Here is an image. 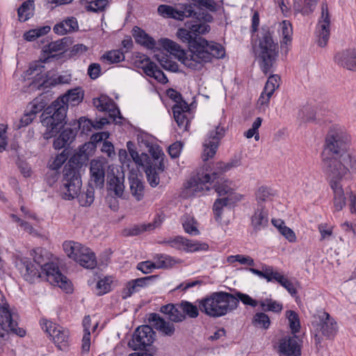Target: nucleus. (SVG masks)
I'll return each instance as SVG.
<instances>
[{"label": "nucleus", "mask_w": 356, "mask_h": 356, "mask_svg": "<svg viewBox=\"0 0 356 356\" xmlns=\"http://www.w3.org/2000/svg\"><path fill=\"white\" fill-rule=\"evenodd\" d=\"M181 306L182 307V312L184 314L185 316H188L190 318H197L199 315V307L193 305V303L186 301L182 300L181 302Z\"/></svg>", "instance_id": "52"}, {"label": "nucleus", "mask_w": 356, "mask_h": 356, "mask_svg": "<svg viewBox=\"0 0 356 356\" xmlns=\"http://www.w3.org/2000/svg\"><path fill=\"white\" fill-rule=\"evenodd\" d=\"M141 71L138 72L145 74L147 76L153 78L161 83H166L168 79L161 68H140Z\"/></svg>", "instance_id": "42"}, {"label": "nucleus", "mask_w": 356, "mask_h": 356, "mask_svg": "<svg viewBox=\"0 0 356 356\" xmlns=\"http://www.w3.org/2000/svg\"><path fill=\"white\" fill-rule=\"evenodd\" d=\"M322 170L333 191V204L336 211H340L346 204L351 213L356 212V195L351 191L345 195L341 181L351 174H356V153L332 156L322 154Z\"/></svg>", "instance_id": "1"}, {"label": "nucleus", "mask_w": 356, "mask_h": 356, "mask_svg": "<svg viewBox=\"0 0 356 356\" xmlns=\"http://www.w3.org/2000/svg\"><path fill=\"white\" fill-rule=\"evenodd\" d=\"M286 317L289 322V326L293 333H297L300 328V319L298 314L292 310L286 312Z\"/></svg>", "instance_id": "55"}, {"label": "nucleus", "mask_w": 356, "mask_h": 356, "mask_svg": "<svg viewBox=\"0 0 356 356\" xmlns=\"http://www.w3.org/2000/svg\"><path fill=\"white\" fill-rule=\"evenodd\" d=\"M268 211L264 204H257L251 217V225L255 232H259L268 225Z\"/></svg>", "instance_id": "24"}, {"label": "nucleus", "mask_w": 356, "mask_h": 356, "mask_svg": "<svg viewBox=\"0 0 356 356\" xmlns=\"http://www.w3.org/2000/svg\"><path fill=\"white\" fill-rule=\"evenodd\" d=\"M186 25L193 32V35L200 37V35L205 34L210 31V26L205 22L195 21L193 23L187 22Z\"/></svg>", "instance_id": "46"}, {"label": "nucleus", "mask_w": 356, "mask_h": 356, "mask_svg": "<svg viewBox=\"0 0 356 356\" xmlns=\"http://www.w3.org/2000/svg\"><path fill=\"white\" fill-rule=\"evenodd\" d=\"M63 247L67 255L81 266L88 269L96 267V257L90 248L74 241H65Z\"/></svg>", "instance_id": "13"}, {"label": "nucleus", "mask_w": 356, "mask_h": 356, "mask_svg": "<svg viewBox=\"0 0 356 356\" xmlns=\"http://www.w3.org/2000/svg\"><path fill=\"white\" fill-rule=\"evenodd\" d=\"M0 300V352H2L9 339V332L22 337L26 331L18 327L17 314L13 312L2 294Z\"/></svg>", "instance_id": "9"}, {"label": "nucleus", "mask_w": 356, "mask_h": 356, "mask_svg": "<svg viewBox=\"0 0 356 356\" xmlns=\"http://www.w3.org/2000/svg\"><path fill=\"white\" fill-rule=\"evenodd\" d=\"M259 57L264 67H272L278 56V44L273 38V31L268 26H263L258 33Z\"/></svg>", "instance_id": "12"}, {"label": "nucleus", "mask_w": 356, "mask_h": 356, "mask_svg": "<svg viewBox=\"0 0 356 356\" xmlns=\"http://www.w3.org/2000/svg\"><path fill=\"white\" fill-rule=\"evenodd\" d=\"M34 1L28 0L24 1L17 10L19 21L25 22L33 15Z\"/></svg>", "instance_id": "39"}, {"label": "nucleus", "mask_w": 356, "mask_h": 356, "mask_svg": "<svg viewBox=\"0 0 356 356\" xmlns=\"http://www.w3.org/2000/svg\"><path fill=\"white\" fill-rule=\"evenodd\" d=\"M177 35L183 42L188 43L191 55L195 54L196 50L198 49L201 42L206 44V40L204 38L193 35L192 31L189 29L188 30L186 29H179Z\"/></svg>", "instance_id": "26"}, {"label": "nucleus", "mask_w": 356, "mask_h": 356, "mask_svg": "<svg viewBox=\"0 0 356 356\" xmlns=\"http://www.w3.org/2000/svg\"><path fill=\"white\" fill-rule=\"evenodd\" d=\"M239 165H241L239 159H233L228 163L218 162L214 170L211 174L205 173L201 176L198 175L196 179H191L188 182V188L195 193H205L210 190V185L213 184V187L219 196L227 195V197H230L233 190L226 182L220 184V180H222L221 176L224 172Z\"/></svg>", "instance_id": "5"}, {"label": "nucleus", "mask_w": 356, "mask_h": 356, "mask_svg": "<svg viewBox=\"0 0 356 356\" xmlns=\"http://www.w3.org/2000/svg\"><path fill=\"white\" fill-rule=\"evenodd\" d=\"M113 281V279L111 276H107L99 280L96 285L97 295L102 296L111 291Z\"/></svg>", "instance_id": "51"}, {"label": "nucleus", "mask_w": 356, "mask_h": 356, "mask_svg": "<svg viewBox=\"0 0 356 356\" xmlns=\"http://www.w3.org/2000/svg\"><path fill=\"white\" fill-rule=\"evenodd\" d=\"M79 29V24L76 17H69L56 24L53 30L58 35H65L68 33L76 31Z\"/></svg>", "instance_id": "31"}, {"label": "nucleus", "mask_w": 356, "mask_h": 356, "mask_svg": "<svg viewBox=\"0 0 356 356\" xmlns=\"http://www.w3.org/2000/svg\"><path fill=\"white\" fill-rule=\"evenodd\" d=\"M281 78L277 74L270 75L264 87V91L261 92L259 102L261 105L268 104L270 97L273 95L275 90L280 87Z\"/></svg>", "instance_id": "28"}, {"label": "nucleus", "mask_w": 356, "mask_h": 356, "mask_svg": "<svg viewBox=\"0 0 356 356\" xmlns=\"http://www.w3.org/2000/svg\"><path fill=\"white\" fill-rule=\"evenodd\" d=\"M262 269L264 270V274L266 275V277H263V278L266 280L268 282L273 281L278 282V280H280L282 276L280 273L274 271L273 268L270 266L263 265Z\"/></svg>", "instance_id": "60"}, {"label": "nucleus", "mask_w": 356, "mask_h": 356, "mask_svg": "<svg viewBox=\"0 0 356 356\" xmlns=\"http://www.w3.org/2000/svg\"><path fill=\"white\" fill-rule=\"evenodd\" d=\"M271 195L270 190L268 187L261 186L259 188L256 193V198L257 204L260 203L263 204V202L267 201Z\"/></svg>", "instance_id": "64"}, {"label": "nucleus", "mask_w": 356, "mask_h": 356, "mask_svg": "<svg viewBox=\"0 0 356 356\" xmlns=\"http://www.w3.org/2000/svg\"><path fill=\"white\" fill-rule=\"evenodd\" d=\"M259 305L261 306V309L264 312L279 313L283 309L282 303L271 298H266L263 300H260Z\"/></svg>", "instance_id": "47"}, {"label": "nucleus", "mask_w": 356, "mask_h": 356, "mask_svg": "<svg viewBox=\"0 0 356 356\" xmlns=\"http://www.w3.org/2000/svg\"><path fill=\"white\" fill-rule=\"evenodd\" d=\"M82 163L76 156L71 157L63 171L59 191L63 199L70 200L77 197L81 207H88L94 201L95 190L91 183L86 191L81 193L82 185L80 169Z\"/></svg>", "instance_id": "3"}, {"label": "nucleus", "mask_w": 356, "mask_h": 356, "mask_svg": "<svg viewBox=\"0 0 356 356\" xmlns=\"http://www.w3.org/2000/svg\"><path fill=\"white\" fill-rule=\"evenodd\" d=\"M279 350L283 356H300V345L296 336L286 337L279 344Z\"/></svg>", "instance_id": "23"}, {"label": "nucleus", "mask_w": 356, "mask_h": 356, "mask_svg": "<svg viewBox=\"0 0 356 356\" xmlns=\"http://www.w3.org/2000/svg\"><path fill=\"white\" fill-rule=\"evenodd\" d=\"M51 28L49 26H44L35 29H31L24 34V40L33 41L38 38L44 35L49 32Z\"/></svg>", "instance_id": "50"}, {"label": "nucleus", "mask_w": 356, "mask_h": 356, "mask_svg": "<svg viewBox=\"0 0 356 356\" xmlns=\"http://www.w3.org/2000/svg\"><path fill=\"white\" fill-rule=\"evenodd\" d=\"M278 283L284 289H286V290L291 294V296L296 298V300L298 301V299L299 298L298 296V291L295 284L292 282H291L289 279L282 275L280 280H278Z\"/></svg>", "instance_id": "57"}, {"label": "nucleus", "mask_w": 356, "mask_h": 356, "mask_svg": "<svg viewBox=\"0 0 356 356\" xmlns=\"http://www.w3.org/2000/svg\"><path fill=\"white\" fill-rule=\"evenodd\" d=\"M234 295L235 296V298L238 300V305L239 304V301H241L243 305L250 306L252 307H256L259 305V301L253 299L246 293L236 291Z\"/></svg>", "instance_id": "54"}, {"label": "nucleus", "mask_w": 356, "mask_h": 356, "mask_svg": "<svg viewBox=\"0 0 356 356\" xmlns=\"http://www.w3.org/2000/svg\"><path fill=\"white\" fill-rule=\"evenodd\" d=\"M350 141V135L337 126H333L327 132L323 154L332 156L350 154L347 153Z\"/></svg>", "instance_id": "11"}, {"label": "nucleus", "mask_w": 356, "mask_h": 356, "mask_svg": "<svg viewBox=\"0 0 356 356\" xmlns=\"http://www.w3.org/2000/svg\"><path fill=\"white\" fill-rule=\"evenodd\" d=\"M232 199L229 197L217 199L213 206V211L215 216V219L219 221L222 218V209L225 207L230 204Z\"/></svg>", "instance_id": "49"}, {"label": "nucleus", "mask_w": 356, "mask_h": 356, "mask_svg": "<svg viewBox=\"0 0 356 356\" xmlns=\"http://www.w3.org/2000/svg\"><path fill=\"white\" fill-rule=\"evenodd\" d=\"M35 81L38 82L39 81L40 86H42V88L44 89L58 84H65L70 83L71 81V75L66 74L58 75L57 77L52 78L49 77L46 74V75H42L41 77H38Z\"/></svg>", "instance_id": "35"}, {"label": "nucleus", "mask_w": 356, "mask_h": 356, "mask_svg": "<svg viewBox=\"0 0 356 356\" xmlns=\"http://www.w3.org/2000/svg\"><path fill=\"white\" fill-rule=\"evenodd\" d=\"M40 324L42 330L52 338L59 349L63 350L67 346L69 339L67 330L45 319L42 320Z\"/></svg>", "instance_id": "16"}, {"label": "nucleus", "mask_w": 356, "mask_h": 356, "mask_svg": "<svg viewBox=\"0 0 356 356\" xmlns=\"http://www.w3.org/2000/svg\"><path fill=\"white\" fill-rule=\"evenodd\" d=\"M148 321L155 329L165 336L171 337L175 331L172 323L165 321L156 313L150 314Z\"/></svg>", "instance_id": "29"}, {"label": "nucleus", "mask_w": 356, "mask_h": 356, "mask_svg": "<svg viewBox=\"0 0 356 356\" xmlns=\"http://www.w3.org/2000/svg\"><path fill=\"white\" fill-rule=\"evenodd\" d=\"M138 141L140 145L148 148L151 156L146 153H143V156L145 159V172L149 185L152 187H156L159 184L161 176L165 171V154L158 145L153 143V139L148 134L138 135Z\"/></svg>", "instance_id": "6"}, {"label": "nucleus", "mask_w": 356, "mask_h": 356, "mask_svg": "<svg viewBox=\"0 0 356 356\" xmlns=\"http://www.w3.org/2000/svg\"><path fill=\"white\" fill-rule=\"evenodd\" d=\"M154 337L155 332L151 326L142 325L136 330L129 346L134 350L144 349L154 342Z\"/></svg>", "instance_id": "19"}, {"label": "nucleus", "mask_w": 356, "mask_h": 356, "mask_svg": "<svg viewBox=\"0 0 356 356\" xmlns=\"http://www.w3.org/2000/svg\"><path fill=\"white\" fill-rule=\"evenodd\" d=\"M90 181L92 182L95 187L102 188L105 179L104 164L99 161L92 160L90 163Z\"/></svg>", "instance_id": "27"}, {"label": "nucleus", "mask_w": 356, "mask_h": 356, "mask_svg": "<svg viewBox=\"0 0 356 356\" xmlns=\"http://www.w3.org/2000/svg\"><path fill=\"white\" fill-rule=\"evenodd\" d=\"M92 103L94 106L99 111L108 112L109 116L113 118V120H116V119H122L120 109L114 101L108 95H101L99 97L94 98L92 99Z\"/></svg>", "instance_id": "20"}, {"label": "nucleus", "mask_w": 356, "mask_h": 356, "mask_svg": "<svg viewBox=\"0 0 356 356\" xmlns=\"http://www.w3.org/2000/svg\"><path fill=\"white\" fill-rule=\"evenodd\" d=\"M172 110L178 127L180 129H183L184 131H188L191 122V118H189L191 113L188 104H187L186 108H184V106L181 105H174Z\"/></svg>", "instance_id": "25"}, {"label": "nucleus", "mask_w": 356, "mask_h": 356, "mask_svg": "<svg viewBox=\"0 0 356 356\" xmlns=\"http://www.w3.org/2000/svg\"><path fill=\"white\" fill-rule=\"evenodd\" d=\"M225 129L220 125L215 130L208 133L203 144L202 159L206 161L214 156L218 147L220 140L224 137Z\"/></svg>", "instance_id": "18"}, {"label": "nucleus", "mask_w": 356, "mask_h": 356, "mask_svg": "<svg viewBox=\"0 0 356 356\" xmlns=\"http://www.w3.org/2000/svg\"><path fill=\"white\" fill-rule=\"evenodd\" d=\"M72 43L69 37L51 42L44 45L42 49L38 61L41 63H50L54 60H58L63 56L67 48Z\"/></svg>", "instance_id": "15"}, {"label": "nucleus", "mask_w": 356, "mask_h": 356, "mask_svg": "<svg viewBox=\"0 0 356 356\" xmlns=\"http://www.w3.org/2000/svg\"><path fill=\"white\" fill-rule=\"evenodd\" d=\"M166 94L168 97H169V98H170L175 102V105L184 106V108L187 107L188 103L185 100H184L180 92H177V90L172 88H169L167 90Z\"/></svg>", "instance_id": "62"}, {"label": "nucleus", "mask_w": 356, "mask_h": 356, "mask_svg": "<svg viewBox=\"0 0 356 356\" xmlns=\"http://www.w3.org/2000/svg\"><path fill=\"white\" fill-rule=\"evenodd\" d=\"M17 266L23 278L30 283L45 277L50 284L58 286L66 293L72 291L71 282L60 273L54 263L42 264L37 258L33 261L24 258L17 264Z\"/></svg>", "instance_id": "4"}, {"label": "nucleus", "mask_w": 356, "mask_h": 356, "mask_svg": "<svg viewBox=\"0 0 356 356\" xmlns=\"http://www.w3.org/2000/svg\"><path fill=\"white\" fill-rule=\"evenodd\" d=\"M318 318L321 334L327 339H333L338 332V325L335 319L326 312H319Z\"/></svg>", "instance_id": "22"}, {"label": "nucleus", "mask_w": 356, "mask_h": 356, "mask_svg": "<svg viewBox=\"0 0 356 356\" xmlns=\"http://www.w3.org/2000/svg\"><path fill=\"white\" fill-rule=\"evenodd\" d=\"M68 155L66 150L64 149L60 154H58L49 163V168L51 170L57 171L67 159Z\"/></svg>", "instance_id": "56"}, {"label": "nucleus", "mask_w": 356, "mask_h": 356, "mask_svg": "<svg viewBox=\"0 0 356 356\" xmlns=\"http://www.w3.org/2000/svg\"><path fill=\"white\" fill-rule=\"evenodd\" d=\"M129 184L132 195L137 201L141 200L144 196L143 182L137 177H131L129 178Z\"/></svg>", "instance_id": "40"}, {"label": "nucleus", "mask_w": 356, "mask_h": 356, "mask_svg": "<svg viewBox=\"0 0 356 356\" xmlns=\"http://www.w3.org/2000/svg\"><path fill=\"white\" fill-rule=\"evenodd\" d=\"M334 61L340 66L356 67V50L348 49L337 53L334 56Z\"/></svg>", "instance_id": "36"}, {"label": "nucleus", "mask_w": 356, "mask_h": 356, "mask_svg": "<svg viewBox=\"0 0 356 356\" xmlns=\"http://www.w3.org/2000/svg\"><path fill=\"white\" fill-rule=\"evenodd\" d=\"M252 323L256 326L267 329L270 325V321L267 314L258 312L254 314Z\"/></svg>", "instance_id": "58"}, {"label": "nucleus", "mask_w": 356, "mask_h": 356, "mask_svg": "<svg viewBox=\"0 0 356 356\" xmlns=\"http://www.w3.org/2000/svg\"><path fill=\"white\" fill-rule=\"evenodd\" d=\"M157 11L163 17L178 20H183L185 17H195L197 15L192 4H181L176 8L163 4L158 7Z\"/></svg>", "instance_id": "17"}, {"label": "nucleus", "mask_w": 356, "mask_h": 356, "mask_svg": "<svg viewBox=\"0 0 356 356\" xmlns=\"http://www.w3.org/2000/svg\"><path fill=\"white\" fill-rule=\"evenodd\" d=\"M83 95V91L79 87L69 90L43 111L40 116L41 122L47 127L43 134L44 138L48 140L56 136L63 127L67 107L78 105L82 102Z\"/></svg>", "instance_id": "2"}, {"label": "nucleus", "mask_w": 356, "mask_h": 356, "mask_svg": "<svg viewBox=\"0 0 356 356\" xmlns=\"http://www.w3.org/2000/svg\"><path fill=\"white\" fill-rule=\"evenodd\" d=\"M182 225L184 231L192 236H197L200 231L197 227V221L193 216L185 215L182 219Z\"/></svg>", "instance_id": "45"}, {"label": "nucleus", "mask_w": 356, "mask_h": 356, "mask_svg": "<svg viewBox=\"0 0 356 356\" xmlns=\"http://www.w3.org/2000/svg\"><path fill=\"white\" fill-rule=\"evenodd\" d=\"M0 300V352H2L9 339V332L22 337L26 331L18 327L17 314L13 312L2 294Z\"/></svg>", "instance_id": "8"}, {"label": "nucleus", "mask_w": 356, "mask_h": 356, "mask_svg": "<svg viewBox=\"0 0 356 356\" xmlns=\"http://www.w3.org/2000/svg\"><path fill=\"white\" fill-rule=\"evenodd\" d=\"M133 37L136 42L149 49H153L156 47L155 40L147 34L144 30L138 26L133 29Z\"/></svg>", "instance_id": "34"}, {"label": "nucleus", "mask_w": 356, "mask_h": 356, "mask_svg": "<svg viewBox=\"0 0 356 356\" xmlns=\"http://www.w3.org/2000/svg\"><path fill=\"white\" fill-rule=\"evenodd\" d=\"M156 269L168 268L175 264V259L168 254H156L153 257Z\"/></svg>", "instance_id": "41"}, {"label": "nucleus", "mask_w": 356, "mask_h": 356, "mask_svg": "<svg viewBox=\"0 0 356 356\" xmlns=\"http://www.w3.org/2000/svg\"><path fill=\"white\" fill-rule=\"evenodd\" d=\"M186 238L181 236H177L174 238H170L165 240L163 243L169 245L171 248L179 250H184Z\"/></svg>", "instance_id": "61"}, {"label": "nucleus", "mask_w": 356, "mask_h": 356, "mask_svg": "<svg viewBox=\"0 0 356 356\" xmlns=\"http://www.w3.org/2000/svg\"><path fill=\"white\" fill-rule=\"evenodd\" d=\"M161 312L167 314L168 318L173 322H181L185 320L181 302L179 304H168L161 307Z\"/></svg>", "instance_id": "32"}, {"label": "nucleus", "mask_w": 356, "mask_h": 356, "mask_svg": "<svg viewBox=\"0 0 356 356\" xmlns=\"http://www.w3.org/2000/svg\"><path fill=\"white\" fill-rule=\"evenodd\" d=\"M228 260L229 261H237L241 264L248 265L250 266H253L254 265V259L252 257L243 254L230 256L228 258Z\"/></svg>", "instance_id": "63"}, {"label": "nucleus", "mask_w": 356, "mask_h": 356, "mask_svg": "<svg viewBox=\"0 0 356 356\" xmlns=\"http://www.w3.org/2000/svg\"><path fill=\"white\" fill-rule=\"evenodd\" d=\"M196 302L202 313L213 318L225 316L238 307L235 296L225 291L213 292Z\"/></svg>", "instance_id": "7"}, {"label": "nucleus", "mask_w": 356, "mask_h": 356, "mask_svg": "<svg viewBox=\"0 0 356 356\" xmlns=\"http://www.w3.org/2000/svg\"><path fill=\"white\" fill-rule=\"evenodd\" d=\"M278 31L282 36L281 48L284 45L286 47L291 43L293 29L291 22L288 20H283L279 24Z\"/></svg>", "instance_id": "37"}, {"label": "nucleus", "mask_w": 356, "mask_h": 356, "mask_svg": "<svg viewBox=\"0 0 356 356\" xmlns=\"http://www.w3.org/2000/svg\"><path fill=\"white\" fill-rule=\"evenodd\" d=\"M225 56V49L219 43L206 40V44L201 42L195 54L191 55V59L196 63H207L213 58L220 59Z\"/></svg>", "instance_id": "14"}, {"label": "nucleus", "mask_w": 356, "mask_h": 356, "mask_svg": "<svg viewBox=\"0 0 356 356\" xmlns=\"http://www.w3.org/2000/svg\"><path fill=\"white\" fill-rule=\"evenodd\" d=\"M124 59V56L120 50L108 51L104 54L100 60L106 65L118 63Z\"/></svg>", "instance_id": "43"}, {"label": "nucleus", "mask_w": 356, "mask_h": 356, "mask_svg": "<svg viewBox=\"0 0 356 356\" xmlns=\"http://www.w3.org/2000/svg\"><path fill=\"white\" fill-rule=\"evenodd\" d=\"M124 177L113 175L108 181V191L114 196L122 200H127L128 195L124 194Z\"/></svg>", "instance_id": "30"}, {"label": "nucleus", "mask_w": 356, "mask_h": 356, "mask_svg": "<svg viewBox=\"0 0 356 356\" xmlns=\"http://www.w3.org/2000/svg\"><path fill=\"white\" fill-rule=\"evenodd\" d=\"M159 42L169 53V55L163 54L156 55V59L161 67H178L175 61L171 60L172 59L177 60L186 67H191L189 62L193 61L191 59V51L188 55L187 52L179 44L168 38H161Z\"/></svg>", "instance_id": "10"}, {"label": "nucleus", "mask_w": 356, "mask_h": 356, "mask_svg": "<svg viewBox=\"0 0 356 356\" xmlns=\"http://www.w3.org/2000/svg\"><path fill=\"white\" fill-rule=\"evenodd\" d=\"M162 220L159 216H156L153 222L135 225L131 228L125 229L123 231L124 236H138L145 231H151L161 225Z\"/></svg>", "instance_id": "33"}, {"label": "nucleus", "mask_w": 356, "mask_h": 356, "mask_svg": "<svg viewBox=\"0 0 356 356\" xmlns=\"http://www.w3.org/2000/svg\"><path fill=\"white\" fill-rule=\"evenodd\" d=\"M209 250V245L198 241L190 240L186 238L184 251L194 252L207 251Z\"/></svg>", "instance_id": "48"}, {"label": "nucleus", "mask_w": 356, "mask_h": 356, "mask_svg": "<svg viewBox=\"0 0 356 356\" xmlns=\"http://www.w3.org/2000/svg\"><path fill=\"white\" fill-rule=\"evenodd\" d=\"M42 75H46L45 72H42V68H28L26 72H24V79H33L30 85L33 88H38V89H41L42 88V86H40V82L36 81L35 79L38 77H41Z\"/></svg>", "instance_id": "44"}, {"label": "nucleus", "mask_w": 356, "mask_h": 356, "mask_svg": "<svg viewBox=\"0 0 356 356\" xmlns=\"http://www.w3.org/2000/svg\"><path fill=\"white\" fill-rule=\"evenodd\" d=\"M80 3L86 11L92 13L104 11L108 5V0H81Z\"/></svg>", "instance_id": "38"}, {"label": "nucleus", "mask_w": 356, "mask_h": 356, "mask_svg": "<svg viewBox=\"0 0 356 356\" xmlns=\"http://www.w3.org/2000/svg\"><path fill=\"white\" fill-rule=\"evenodd\" d=\"M134 67H157L147 56L138 53L134 58Z\"/></svg>", "instance_id": "59"}, {"label": "nucleus", "mask_w": 356, "mask_h": 356, "mask_svg": "<svg viewBox=\"0 0 356 356\" xmlns=\"http://www.w3.org/2000/svg\"><path fill=\"white\" fill-rule=\"evenodd\" d=\"M46 106L47 102L40 97L34 99L31 102H30L26 110L35 116L36 114L42 111Z\"/></svg>", "instance_id": "53"}, {"label": "nucleus", "mask_w": 356, "mask_h": 356, "mask_svg": "<svg viewBox=\"0 0 356 356\" xmlns=\"http://www.w3.org/2000/svg\"><path fill=\"white\" fill-rule=\"evenodd\" d=\"M330 19L327 6H323L321 8V17L317 26L318 44L321 47H325L330 38Z\"/></svg>", "instance_id": "21"}]
</instances>
